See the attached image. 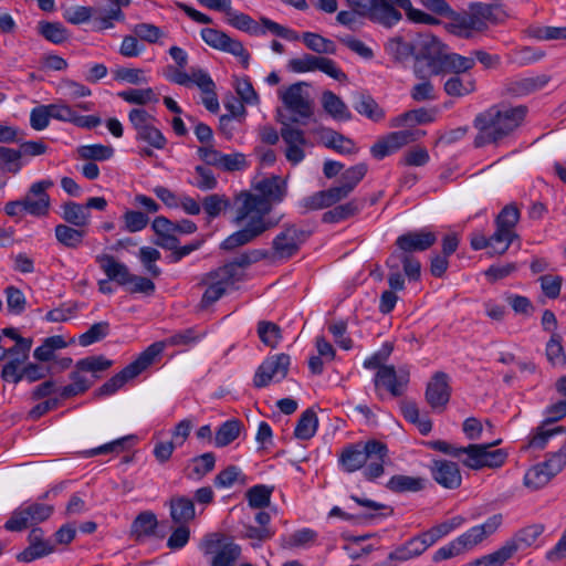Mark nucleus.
I'll return each instance as SVG.
<instances>
[{
  "label": "nucleus",
  "instance_id": "f257e3e1",
  "mask_svg": "<svg viewBox=\"0 0 566 566\" xmlns=\"http://www.w3.org/2000/svg\"><path fill=\"white\" fill-rule=\"evenodd\" d=\"M303 85L304 83H294L280 91V98L289 115L281 108L276 109V120L281 124L280 135L286 144L285 157L293 165L304 159L303 147L307 144L305 133L295 125H306L314 115V103L303 92Z\"/></svg>",
  "mask_w": 566,
  "mask_h": 566
},
{
  "label": "nucleus",
  "instance_id": "f03ea898",
  "mask_svg": "<svg viewBox=\"0 0 566 566\" xmlns=\"http://www.w3.org/2000/svg\"><path fill=\"white\" fill-rule=\"evenodd\" d=\"M527 112L525 105L511 106L501 103L479 113L473 120V126L478 130L473 140L474 147L499 145L522 125Z\"/></svg>",
  "mask_w": 566,
  "mask_h": 566
},
{
  "label": "nucleus",
  "instance_id": "7ed1b4c3",
  "mask_svg": "<svg viewBox=\"0 0 566 566\" xmlns=\"http://www.w3.org/2000/svg\"><path fill=\"white\" fill-rule=\"evenodd\" d=\"M346 2L358 15L366 17L387 29L402 19L397 8L405 10L407 18L415 23H438L434 17L415 9L410 0H346Z\"/></svg>",
  "mask_w": 566,
  "mask_h": 566
},
{
  "label": "nucleus",
  "instance_id": "20e7f679",
  "mask_svg": "<svg viewBox=\"0 0 566 566\" xmlns=\"http://www.w3.org/2000/svg\"><path fill=\"white\" fill-rule=\"evenodd\" d=\"M388 458L387 446L378 440H368L366 443H354L343 449L339 464L347 473L356 472L363 468L364 476L374 481L385 472L384 463Z\"/></svg>",
  "mask_w": 566,
  "mask_h": 566
},
{
  "label": "nucleus",
  "instance_id": "39448f33",
  "mask_svg": "<svg viewBox=\"0 0 566 566\" xmlns=\"http://www.w3.org/2000/svg\"><path fill=\"white\" fill-rule=\"evenodd\" d=\"M255 189L260 195H242L243 202L234 218L237 224L242 223L253 213L266 218L272 210V205L281 202L286 195V184L277 176L261 180Z\"/></svg>",
  "mask_w": 566,
  "mask_h": 566
},
{
  "label": "nucleus",
  "instance_id": "423d86ee",
  "mask_svg": "<svg viewBox=\"0 0 566 566\" xmlns=\"http://www.w3.org/2000/svg\"><path fill=\"white\" fill-rule=\"evenodd\" d=\"M436 242L437 235L432 231L427 229L408 231L396 239V249L390 255L402 262L403 273L410 281H418L421 275V264L413 253L426 251Z\"/></svg>",
  "mask_w": 566,
  "mask_h": 566
},
{
  "label": "nucleus",
  "instance_id": "0eeeda50",
  "mask_svg": "<svg viewBox=\"0 0 566 566\" xmlns=\"http://www.w3.org/2000/svg\"><path fill=\"white\" fill-rule=\"evenodd\" d=\"M447 53V46L437 36L431 34L422 36L416 46V64L413 66L415 75L419 78H424L422 69L420 67L421 61L427 63L430 74H441V64Z\"/></svg>",
  "mask_w": 566,
  "mask_h": 566
},
{
  "label": "nucleus",
  "instance_id": "6e6552de",
  "mask_svg": "<svg viewBox=\"0 0 566 566\" xmlns=\"http://www.w3.org/2000/svg\"><path fill=\"white\" fill-rule=\"evenodd\" d=\"M500 443L501 439L492 443L469 444L465 447V458L462 460V463L472 470L502 467L507 458L506 451L503 449L492 450L494 446Z\"/></svg>",
  "mask_w": 566,
  "mask_h": 566
},
{
  "label": "nucleus",
  "instance_id": "1a4fd4ad",
  "mask_svg": "<svg viewBox=\"0 0 566 566\" xmlns=\"http://www.w3.org/2000/svg\"><path fill=\"white\" fill-rule=\"evenodd\" d=\"M311 231L296 224H285L283 230L272 241V259L289 260L301 249L310 238Z\"/></svg>",
  "mask_w": 566,
  "mask_h": 566
},
{
  "label": "nucleus",
  "instance_id": "9d476101",
  "mask_svg": "<svg viewBox=\"0 0 566 566\" xmlns=\"http://www.w3.org/2000/svg\"><path fill=\"white\" fill-rule=\"evenodd\" d=\"M128 119L136 130V139L148 144L156 149L165 148L167 139L154 125L156 118L143 108H133Z\"/></svg>",
  "mask_w": 566,
  "mask_h": 566
},
{
  "label": "nucleus",
  "instance_id": "9b49d317",
  "mask_svg": "<svg viewBox=\"0 0 566 566\" xmlns=\"http://www.w3.org/2000/svg\"><path fill=\"white\" fill-rule=\"evenodd\" d=\"M245 227L224 239L220 245L222 250L231 251L245 245L260 237L266 230L276 226V221L260 217L255 213L248 217Z\"/></svg>",
  "mask_w": 566,
  "mask_h": 566
},
{
  "label": "nucleus",
  "instance_id": "f8f14e48",
  "mask_svg": "<svg viewBox=\"0 0 566 566\" xmlns=\"http://www.w3.org/2000/svg\"><path fill=\"white\" fill-rule=\"evenodd\" d=\"M54 507L43 503H32L14 510L4 524L9 532H22L34 524L46 521L53 513Z\"/></svg>",
  "mask_w": 566,
  "mask_h": 566
},
{
  "label": "nucleus",
  "instance_id": "ddd939ff",
  "mask_svg": "<svg viewBox=\"0 0 566 566\" xmlns=\"http://www.w3.org/2000/svg\"><path fill=\"white\" fill-rule=\"evenodd\" d=\"M200 34L209 46L239 57L242 66L244 69L249 67L250 53L241 41L232 39L223 31L213 28H205Z\"/></svg>",
  "mask_w": 566,
  "mask_h": 566
},
{
  "label": "nucleus",
  "instance_id": "4468645a",
  "mask_svg": "<svg viewBox=\"0 0 566 566\" xmlns=\"http://www.w3.org/2000/svg\"><path fill=\"white\" fill-rule=\"evenodd\" d=\"M291 357L281 353L268 357L256 369L253 385L256 388L266 387L271 381H281L287 375Z\"/></svg>",
  "mask_w": 566,
  "mask_h": 566
},
{
  "label": "nucleus",
  "instance_id": "2eb2a0df",
  "mask_svg": "<svg viewBox=\"0 0 566 566\" xmlns=\"http://www.w3.org/2000/svg\"><path fill=\"white\" fill-rule=\"evenodd\" d=\"M235 282L237 280L233 279V274L223 266L205 274L201 279V284L206 285L207 289L202 295L201 304L209 306L216 303Z\"/></svg>",
  "mask_w": 566,
  "mask_h": 566
},
{
  "label": "nucleus",
  "instance_id": "dca6fc26",
  "mask_svg": "<svg viewBox=\"0 0 566 566\" xmlns=\"http://www.w3.org/2000/svg\"><path fill=\"white\" fill-rule=\"evenodd\" d=\"M410 380L409 369L395 366H384L379 368L374 378L376 387H384L391 396L400 397L406 391Z\"/></svg>",
  "mask_w": 566,
  "mask_h": 566
},
{
  "label": "nucleus",
  "instance_id": "f3484780",
  "mask_svg": "<svg viewBox=\"0 0 566 566\" xmlns=\"http://www.w3.org/2000/svg\"><path fill=\"white\" fill-rule=\"evenodd\" d=\"M426 400L432 409L443 410L451 397L450 377L443 371L433 374L426 388Z\"/></svg>",
  "mask_w": 566,
  "mask_h": 566
},
{
  "label": "nucleus",
  "instance_id": "a211bd4d",
  "mask_svg": "<svg viewBox=\"0 0 566 566\" xmlns=\"http://www.w3.org/2000/svg\"><path fill=\"white\" fill-rule=\"evenodd\" d=\"M503 522L502 514H494L483 524L476 525L468 530L465 533L457 537L458 544L461 545L463 552L472 549L482 543L489 536L493 535Z\"/></svg>",
  "mask_w": 566,
  "mask_h": 566
},
{
  "label": "nucleus",
  "instance_id": "6ab92c4d",
  "mask_svg": "<svg viewBox=\"0 0 566 566\" xmlns=\"http://www.w3.org/2000/svg\"><path fill=\"white\" fill-rule=\"evenodd\" d=\"M148 364L143 359L142 354L129 365H127L124 369H122L118 374L109 378L105 384H103L96 391V396H109L116 392L120 387L125 385L126 381L137 377L142 374L146 368H148Z\"/></svg>",
  "mask_w": 566,
  "mask_h": 566
},
{
  "label": "nucleus",
  "instance_id": "aec40b11",
  "mask_svg": "<svg viewBox=\"0 0 566 566\" xmlns=\"http://www.w3.org/2000/svg\"><path fill=\"white\" fill-rule=\"evenodd\" d=\"M197 336L195 335V331L192 328H187L180 331L164 340L155 342L149 345L143 353V359L146 360V364L150 366L155 359L164 352V349L168 346H187L197 340Z\"/></svg>",
  "mask_w": 566,
  "mask_h": 566
},
{
  "label": "nucleus",
  "instance_id": "412c9836",
  "mask_svg": "<svg viewBox=\"0 0 566 566\" xmlns=\"http://www.w3.org/2000/svg\"><path fill=\"white\" fill-rule=\"evenodd\" d=\"M549 81L551 76L546 74L510 78L504 84V93L512 97H523L544 88Z\"/></svg>",
  "mask_w": 566,
  "mask_h": 566
},
{
  "label": "nucleus",
  "instance_id": "4be33fe9",
  "mask_svg": "<svg viewBox=\"0 0 566 566\" xmlns=\"http://www.w3.org/2000/svg\"><path fill=\"white\" fill-rule=\"evenodd\" d=\"M432 479L442 488L458 489L462 483L460 469L455 462L448 460H434L430 467Z\"/></svg>",
  "mask_w": 566,
  "mask_h": 566
},
{
  "label": "nucleus",
  "instance_id": "5701e85b",
  "mask_svg": "<svg viewBox=\"0 0 566 566\" xmlns=\"http://www.w3.org/2000/svg\"><path fill=\"white\" fill-rule=\"evenodd\" d=\"M28 538L29 546L17 556L19 562L31 563L54 551V546L43 538V531L41 528H32Z\"/></svg>",
  "mask_w": 566,
  "mask_h": 566
},
{
  "label": "nucleus",
  "instance_id": "b1692460",
  "mask_svg": "<svg viewBox=\"0 0 566 566\" xmlns=\"http://www.w3.org/2000/svg\"><path fill=\"white\" fill-rule=\"evenodd\" d=\"M451 21L448 23V31L462 39L472 38L474 32H482L481 22L473 17V13L469 10L463 13H451Z\"/></svg>",
  "mask_w": 566,
  "mask_h": 566
},
{
  "label": "nucleus",
  "instance_id": "393cba45",
  "mask_svg": "<svg viewBox=\"0 0 566 566\" xmlns=\"http://www.w3.org/2000/svg\"><path fill=\"white\" fill-rule=\"evenodd\" d=\"M468 8L481 22L484 31L488 29V22L501 23L507 18V13L500 3L471 2Z\"/></svg>",
  "mask_w": 566,
  "mask_h": 566
},
{
  "label": "nucleus",
  "instance_id": "a878e982",
  "mask_svg": "<svg viewBox=\"0 0 566 566\" xmlns=\"http://www.w3.org/2000/svg\"><path fill=\"white\" fill-rule=\"evenodd\" d=\"M96 262L104 271L108 280L115 281L119 285H128L132 281L133 274L129 272L126 264L115 260L113 255L101 254L96 256Z\"/></svg>",
  "mask_w": 566,
  "mask_h": 566
},
{
  "label": "nucleus",
  "instance_id": "bb28decb",
  "mask_svg": "<svg viewBox=\"0 0 566 566\" xmlns=\"http://www.w3.org/2000/svg\"><path fill=\"white\" fill-rule=\"evenodd\" d=\"M170 517L176 524H187L196 516L193 501L185 495L172 496L169 501Z\"/></svg>",
  "mask_w": 566,
  "mask_h": 566
},
{
  "label": "nucleus",
  "instance_id": "cd10ccee",
  "mask_svg": "<svg viewBox=\"0 0 566 566\" xmlns=\"http://www.w3.org/2000/svg\"><path fill=\"white\" fill-rule=\"evenodd\" d=\"M385 51L395 63L402 64L410 57H415L416 45L403 36L396 35L387 41Z\"/></svg>",
  "mask_w": 566,
  "mask_h": 566
},
{
  "label": "nucleus",
  "instance_id": "c85d7f7f",
  "mask_svg": "<svg viewBox=\"0 0 566 566\" xmlns=\"http://www.w3.org/2000/svg\"><path fill=\"white\" fill-rule=\"evenodd\" d=\"M228 23L243 32L251 35H264L265 29L261 28L260 24L254 21L249 14L237 12L230 7V10L226 12Z\"/></svg>",
  "mask_w": 566,
  "mask_h": 566
},
{
  "label": "nucleus",
  "instance_id": "c756f323",
  "mask_svg": "<svg viewBox=\"0 0 566 566\" xmlns=\"http://www.w3.org/2000/svg\"><path fill=\"white\" fill-rule=\"evenodd\" d=\"M432 112L426 108H417L405 112L390 119L389 126L394 128L403 126H415L433 122Z\"/></svg>",
  "mask_w": 566,
  "mask_h": 566
},
{
  "label": "nucleus",
  "instance_id": "7c9ffc66",
  "mask_svg": "<svg viewBox=\"0 0 566 566\" xmlns=\"http://www.w3.org/2000/svg\"><path fill=\"white\" fill-rule=\"evenodd\" d=\"M62 218L65 222L83 229L90 224L91 213L84 205L69 201L62 206Z\"/></svg>",
  "mask_w": 566,
  "mask_h": 566
},
{
  "label": "nucleus",
  "instance_id": "2f4dec72",
  "mask_svg": "<svg viewBox=\"0 0 566 566\" xmlns=\"http://www.w3.org/2000/svg\"><path fill=\"white\" fill-rule=\"evenodd\" d=\"M354 108L357 113L366 116L373 122H380L385 117V111L369 94H356Z\"/></svg>",
  "mask_w": 566,
  "mask_h": 566
},
{
  "label": "nucleus",
  "instance_id": "473e14b6",
  "mask_svg": "<svg viewBox=\"0 0 566 566\" xmlns=\"http://www.w3.org/2000/svg\"><path fill=\"white\" fill-rule=\"evenodd\" d=\"M324 111L336 120H349L352 114L347 105L332 91H325L322 95Z\"/></svg>",
  "mask_w": 566,
  "mask_h": 566
},
{
  "label": "nucleus",
  "instance_id": "72a5a7b5",
  "mask_svg": "<svg viewBox=\"0 0 566 566\" xmlns=\"http://www.w3.org/2000/svg\"><path fill=\"white\" fill-rule=\"evenodd\" d=\"M322 140L325 147L339 154L349 155L356 153L354 142L333 129H323Z\"/></svg>",
  "mask_w": 566,
  "mask_h": 566
},
{
  "label": "nucleus",
  "instance_id": "f704fd0d",
  "mask_svg": "<svg viewBox=\"0 0 566 566\" xmlns=\"http://www.w3.org/2000/svg\"><path fill=\"white\" fill-rule=\"evenodd\" d=\"M242 422L238 419H230L223 422L214 434V446L223 448L233 442L240 434Z\"/></svg>",
  "mask_w": 566,
  "mask_h": 566
},
{
  "label": "nucleus",
  "instance_id": "c9c22d12",
  "mask_svg": "<svg viewBox=\"0 0 566 566\" xmlns=\"http://www.w3.org/2000/svg\"><path fill=\"white\" fill-rule=\"evenodd\" d=\"M361 207V202L358 200H352L326 211L322 219L325 223L340 222L358 213Z\"/></svg>",
  "mask_w": 566,
  "mask_h": 566
},
{
  "label": "nucleus",
  "instance_id": "e433bc0d",
  "mask_svg": "<svg viewBox=\"0 0 566 566\" xmlns=\"http://www.w3.org/2000/svg\"><path fill=\"white\" fill-rule=\"evenodd\" d=\"M158 525L156 515L150 511L139 513L132 523V534L139 539L154 535Z\"/></svg>",
  "mask_w": 566,
  "mask_h": 566
},
{
  "label": "nucleus",
  "instance_id": "4c0bfd02",
  "mask_svg": "<svg viewBox=\"0 0 566 566\" xmlns=\"http://www.w3.org/2000/svg\"><path fill=\"white\" fill-rule=\"evenodd\" d=\"M475 60L473 56H463L458 53H447L441 64V74L447 72H453L457 75L464 73L473 69Z\"/></svg>",
  "mask_w": 566,
  "mask_h": 566
},
{
  "label": "nucleus",
  "instance_id": "58836bf2",
  "mask_svg": "<svg viewBox=\"0 0 566 566\" xmlns=\"http://www.w3.org/2000/svg\"><path fill=\"white\" fill-rule=\"evenodd\" d=\"M401 412L407 421L417 426L422 436H427L432 430V422L428 417L420 418L419 408L413 401H403Z\"/></svg>",
  "mask_w": 566,
  "mask_h": 566
},
{
  "label": "nucleus",
  "instance_id": "ea45409f",
  "mask_svg": "<svg viewBox=\"0 0 566 566\" xmlns=\"http://www.w3.org/2000/svg\"><path fill=\"white\" fill-rule=\"evenodd\" d=\"M317 426L318 419L315 411L306 409L296 422L294 436L300 440H308L315 434Z\"/></svg>",
  "mask_w": 566,
  "mask_h": 566
},
{
  "label": "nucleus",
  "instance_id": "a19ab883",
  "mask_svg": "<svg viewBox=\"0 0 566 566\" xmlns=\"http://www.w3.org/2000/svg\"><path fill=\"white\" fill-rule=\"evenodd\" d=\"M92 20L94 30L103 31L113 28L115 22H123L125 14L118 9H95Z\"/></svg>",
  "mask_w": 566,
  "mask_h": 566
},
{
  "label": "nucleus",
  "instance_id": "79ce46f5",
  "mask_svg": "<svg viewBox=\"0 0 566 566\" xmlns=\"http://www.w3.org/2000/svg\"><path fill=\"white\" fill-rule=\"evenodd\" d=\"M38 32L54 44H62L70 36L67 29L60 22L40 21Z\"/></svg>",
  "mask_w": 566,
  "mask_h": 566
},
{
  "label": "nucleus",
  "instance_id": "37998d69",
  "mask_svg": "<svg viewBox=\"0 0 566 566\" xmlns=\"http://www.w3.org/2000/svg\"><path fill=\"white\" fill-rule=\"evenodd\" d=\"M56 240L66 248H77L85 237L82 228H72L66 224H57L54 229Z\"/></svg>",
  "mask_w": 566,
  "mask_h": 566
},
{
  "label": "nucleus",
  "instance_id": "c03bdc74",
  "mask_svg": "<svg viewBox=\"0 0 566 566\" xmlns=\"http://www.w3.org/2000/svg\"><path fill=\"white\" fill-rule=\"evenodd\" d=\"M554 475L549 472V469L542 463L533 465L524 475V484L533 490H538L545 486Z\"/></svg>",
  "mask_w": 566,
  "mask_h": 566
},
{
  "label": "nucleus",
  "instance_id": "a18cd8bd",
  "mask_svg": "<svg viewBox=\"0 0 566 566\" xmlns=\"http://www.w3.org/2000/svg\"><path fill=\"white\" fill-rule=\"evenodd\" d=\"M230 200L226 195L212 193L206 196L202 199V208L207 214L208 222L218 218L222 211L230 207Z\"/></svg>",
  "mask_w": 566,
  "mask_h": 566
},
{
  "label": "nucleus",
  "instance_id": "49530a36",
  "mask_svg": "<svg viewBox=\"0 0 566 566\" xmlns=\"http://www.w3.org/2000/svg\"><path fill=\"white\" fill-rule=\"evenodd\" d=\"M424 480L402 474L394 475L387 488L394 492H418L424 488Z\"/></svg>",
  "mask_w": 566,
  "mask_h": 566
},
{
  "label": "nucleus",
  "instance_id": "de8ad7c7",
  "mask_svg": "<svg viewBox=\"0 0 566 566\" xmlns=\"http://www.w3.org/2000/svg\"><path fill=\"white\" fill-rule=\"evenodd\" d=\"M304 44L318 54H335L336 45L333 41L318 33L304 32L302 35Z\"/></svg>",
  "mask_w": 566,
  "mask_h": 566
},
{
  "label": "nucleus",
  "instance_id": "09e8293b",
  "mask_svg": "<svg viewBox=\"0 0 566 566\" xmlns=\"http://www.w3.org/2000/svg\"><path fill=\"white\" fill-rule=\"evenodd\" d=\"M118 97L129 104L146 105L148 103H157L159 101L158 95L155 94L151 87L147 88H130L127 91L118 92Z\"/></svg>",
  "mask_w": 566,
  "mask_h": 566
},
{
  "label": "nucleus",
  "instance_id": "8fccbe9b",
  "mask_svg": "<svg viewBox=\"0 0 566 566\" xmlns=\"http://www.w3.org/2000/svg\"><path fill=\"white\" fill-rule=\"evenodd\" d=\"M317 539V533L312 528H302L292 533L289 537L284 538L283 547L285 548H296L303 547L307 548L312 546Z\"/></svg>",
  "mask_w": 566,
  "mask_h": 566
},
{
  "label": "nucleus",
  "instance_id": "3c124183",
  "mask_svg": "<svg viewBox=\"0 0 566 566\" xmlns=\"http://www.w3.org/2000/svg\"><path fill=\"white\" fill-rule=\"evenodd\" d=\"M515 238H517L515 232L496 227L495 232L489 238L491 253H505Z\"/></svg>",
  "mask_w": 566,
  "mask_h": 566
},
{
  "label": "nucleus",
  "instance_id": "603ef678",
  "mask_svg": "<svg viewBox=\"0 0 566 566\" xmlns=\"http://www.w3.org/2000/svg\"><path fill=\"white\" fill-rule=\"evenodd\" d=\"M190 461L192 464L190 478L201 479L214 469L216 455L213 452H206L192 458Z\"/></svg>",
  "mask_w": 566,
  "mask_h": 566
},
{
  "label": "nucleus",
  "instance_id": "864d4df0",
  "mask_svg": "<svg viewBox=\"0 0 566 566\" xmlns=\"http://www.w3.org/2000/svg\"><path fill=\"white\" fill-rule=\"evenodd\" d=\"M78 155L84 160H108L114 155V148L112 146H105L101 144L81 146Z\"/></svg>",
  "mask_w": 566,
  "mask_h": 566
},
{
  "label": "nucleus",
  "instance_id": "5fc2aeb1",
  "mask_svg": "<svg viewBox=\"0 0 566 566\" xmlns=\"http://www.w3.org/2000/svg\"><path fill=\"white\" fill-rule=\"evenodd\" d=\"M272 488L258 484L247 491V500L252 509H263L270 504Z\"/></svg>",
  "mask_w": 566,
  "mask_h": 566
},
{
  "label": "nucleus",
  "instance_id": "6e6d98bb",
  "mask_svg": "<svg viewBox=\"0 0 566 566\" xmlns=\"http://www.w3.org/2000/svg\"><path fill=\"white\" fill-rule=\"evenodd\" d=\"M109 329L108 322L103 321L95 323L85 333L80 335L78 343L83 347L90 346L104 339L109 334Z\"/></svg>",
  "mask_w": 566,
  "mask_h": 566
},
{
  "label": "nucleus",
  "instance_id": "4d7b16f0",
  "mask_svg": "<svg viewBox=\"0 0 566 566\" xmlns=\"http://www.w3.org/2000/svg\"><path fill=\"white\" fill-rule=\"evenodd\" d=\"M386 265L389 270L388 274V284L390 286L389 291H402L405 289V279L401 273L402 262L398 260L396 256L389 255Z\"/></svg>",
  "mask_w": 566,
  "mask_h": 566
},
{
  "label": "nucleus",
  "instance_id": "13d9d810",
  "mask_svg": "<svg viewBox=\"0 0 566 566\" xmlns=\"http://www.w3.org/2000/svg\"><path fill=\"white\" fill-rule=\"evenodd\" d=\"M475 91V81L469 80L465 83L458 76L453 75L444 83V92L450 96H464Z\"/></svg>",
  "mask_w": 566,
  "mask_h": 566
},
{
  "label": "nucleus",
  "instance_id": "bf43d9fd",
  "mask_svg": "<svg viewBox=\"0 0 566 566\" xmlns=\"http://www.w3.org/2000/svg\"><path fill=\"white\" fill-rule=\"evenodd\" d=\"M520 220V210L513 203L505 206L495 219L497 228L505 229L510 232H515V226Z\"/></svg>",
  "mask_w": 566,
  "mask_h": 566
},
{
  "label": "nucleus",
  "instance_id": "052dcab7",
  "mask_svg": "<svg viewBox=\"0 0 566 566\" xmlns=\"http://www.w3.org/2000/svg\"><path fill=\"white\" fill-rule=\"evenodd\" d=\"M258 335L262 343L274 348L281 339V328L272 322L261 321L258 324Z\"/></svg>",
  "mask_w": 566,
  "mask_h": 566
},
{
  "label": "nucleus",
  "instance_id": "680f3d73",
  "mask_svg": "<svg viewBox=\"0 0 566 566\" xmlns=\"http://www.w3.org/2000/svg\"><path fill=\"white\" fill-rule=\"evenodd\" d=\"M240 553L239 545L234 543L224 544L213 557L212 566H233Z\"/></svg>",
  "mask_w": 566,
  "mask_h": 566
},
{
  "label": "nucleus",
  "instance_id": "e2e57ef3",
  "mask_svg": "<svg viewBox=\"0 0 566 566\" xmlns=\"http://www.w3.org/2000/svg\"><path fill=\"white\" fill-rule=\"evenodd\" d=\"M368 166L365 163L352 166L342 174V184L352 192L366 176Z\"/></svg>",
  "mask_w": 566,
  "mask_h": 566
},
{
  "label": "nucleus",
  "instance_id": "0e129e2a",
  "mask_svg": "<svg viewBox=\"0 0 566 566\" xmlns=\"http://www.w3.org/2000/svg\"><path fill=\"white\" fill-rule=\"evenodd\" d=\"M0 166L10 174H18L23 166L18 149L2 146L0 149Z\"/></svg>",
  "mask_w": 566,
  "mask_h": 566
},
{
  "label": "nucleus",
  "instance_id": "69168bd1",
  "mask_svg": "<svg viewBox=\"0 0 566 566\" xmlns=\"http://www.w3.org/2000/svg\"><path fill=\"white\" fill-rule=\"evenodd\" d=\"M527 32L531 38L536 40H566V27H532Z\"/></svg>",
  "mask_w": 566,
  "mask_h": 566
},
{
  "label": "nucleus",
  "instance_id": "338daca9",
  "mask_svg": "<svg viewBox=\"0 0 566 566\" xmlns=\"http://www.w3.org/2000/svg\"><path fill=\"white\" fill-rule=\"evenodd\" d=\"M124 228L126 231L134 233L145 229L149 222V218L136 210H127L123 214Z\"/></svg>",
  "mask_w": 566,
  "mask_h": 566
},
{
  "label": "nucleus",
  "instance_id": "774afa93",
  "mask_svg": "<svg viewBox=\"0 0 566 566\" xmlns=\"http://www.w3.org/2000/svg\"><path fill=\"white\" fill-rule=\"evenodd\" d=\"M538 282L546 297L555 300L559 296L563 285V277L560 275L545 274L538 277Z\"/></svg>",
  "mask_w": 566,
  "mask_h": 566
}]
</instances>
